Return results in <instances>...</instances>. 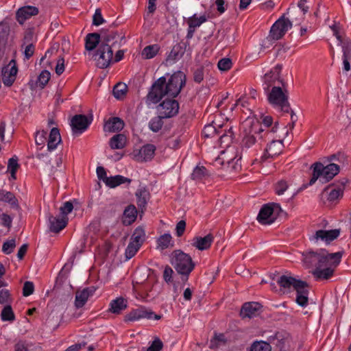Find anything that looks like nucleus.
<instances>
[{"label": "nucleus", "mask_w": 351, "mask_h": 351, "mask_svg": "<svg viewBox=\"0 0 351 351\" xmlns=\"http://www.w3.org/2000/svg\"><path fill=\"white\" fill-rule=\"evenodd\" d=\"M121 38L122 36L114 30L102 31L101 34L90 33L86 36L85 48L93 51L100 43L96 53L99 56L97 64L101 69H106L113 60L112 48L115 47Z\"/></svg>", "instance_id": "obj_1"}, {"label": "nucleus", "mask_w": 351, "mask_h": 351, "mask_svg": "<svg viewBox=\"0 0 351 351\" xmlns=\"http://www.w3.org/2000/svg\"><path fill=\"white\" fill-rule=\"evenodd\" d=\"M171 264L178 274L181 275L183 282L188 280L189 274L195 266L191 256L180 250L172 252Z\"/></svg>", "instance_id": "obj_2"}, {"label": "nucleus", "mask_w": 351, "mask_h": 351, "mask_svg": "<svg viewBox=\"0 0 351 351\" xmlns=\"http://www.w3.org/2000/svg\"><path fill=\"white\" fill-rule=\"evenodd\" d=\"M342 252L332 253L328 260L317 266L313 271V276L317 280H329L334 276L335 271L341 263Z\"/></svg>", "instance_id": "obj_3"}, {"label": "nucleus", "mask_w": 351, "mask_h": 351, "mask_svg": "<svg viewBox=\"0 0 351 351\" xmlns=\"http://www.w3.org/2000/svg\"><path fill=\"white\" fill-rule=\"evenodd\" d=\"M313 174L309 181V185H313L319 179L322 182H326L332 180L339 172V165L334 162L324 166L321 162H315L312 165Z\"/></svg>", "instance_id": "obj_4"}, {"label": "nucleus", "mask_w": 351, "mask_h": 351, "mask_svg": "<svg viewBox=\"0 0 351 351\" xmlns=\"http://www.w3.org/2000/svg\"><path fill=\"white\" fill-rule=\"evenodd\" d=\"M280 86H273L269 91L265 92L269 103L275 108L280 110L284 113H289L290 105L288 95Z\"/></svg>", "instance_id": "obj_5"}, {"label": "nucleus", "mask_w": 351, "mask_h": 351, "mask_svg": "<svg viewBox=\"0 0 351 351\" xmlns=\"http://www.w3.org/2000/svg\"><path fill=\"white\" fill-rule=\"evenodd\" d=\"M257 126L258 130H254L259 138H272L279 128L278 121H274L273 117L270 115H263L261 117V125Z\"/></svg>", "instance_id": "obj_6"}, {"label": "nucleus", "mask_w": 351, "mask_h": 351, "mask_svg": "<svg viewBox=\"0 0 351 351\" xmlns=\"http://www.w3.org/2000/svg\"><path fill=\"white\" fill-rule=\"evenodd\" d=\"M281 211V208L278 204H265L258 213L257 221L263 225H270L276 221Z\"/></svg>", "instance_id": "obj_7"}, {"label": "nucleus", "mask_w": 351, "mask_h": 351, "mask_svg": "<svg viewBox=\"0 0 351 351\" xmlns=\"http://www.w3.org/2000/svg\"><path fill=\"white\" fill-rule=\"evenodd\" d=\"M165 95H169V90L167 89V79L165 76H162L154 82L147 97L149 101L156 104Z\"/></svg>", "instance_id": "obj_8"}, {"label": "nucleus", "mask_w": 351, "mask_h": 351, "mask_svg": "<svg viewBox=\"0 0 351 351\" xmlns=\"http://www.w3.org/2000/svg\"><path fill=\"white\" fill-rule=\"evenodd\" d=\"M292 26V22L283 15L272 25L267 38L269 40H280Z\"/></svg>", "instance_id": "obj_9"}, {"label": "nucleus", "mask_w": 351, "mask_h": 351, "mask_svg": "<svg viewBox=\"0 0 351 351\" xmlns=\"http://www.w3.org/2000/svg\"><path fill=\"white\" fill-rule=\"evenodd\" d=\"M143 319L159 320L161 315L156 314L151 309L140 306L136 308L132 309L125 315V322H136Z\"/></svg>", "instance_id": "obj_10"}, {"label": "nucleus", "mask_w": 351, "mask_h": 351, "mask_svg": "<svg viewBox=\"0 0 351 351\" xmlns=\"http://www.w3.org/2000/svg\"><path fill=\"white\" fill-rule=\"evenodd\" d=\"M340 235V230L339 229H332V230H318L312 233V234L309 235V241L314 243L318 244L320 242L324 243L326 245H329L337 239Z\"/></svg>", "instance_id": "obj_11"}, {"label": "nucleus", "mask_w": 351, "mask_h": 351, "mask_svg": "<svg viewBox=\"0 0 351 351\" xmlns=\"http://www.w3.org/2000/svg\"><path fill=\"white\" fill-rule=\"evenodd\" d=\"M186 84V75L182 71H177L173 73L167 80V89L169 90V96L176 97L180 93L183 86Z\"/></svg>", "instance_id": "obj_12"}, {"label": "nucleus", "mask_w": 351, "mask_h": 351, "mask_svg": "<svg viewBox=\"0 0 351 351\" xmlns=\"http://www.w3.org/2000/svg\"><path fill=\"white\" fill-rule=\"evenodd\" d=\"M281 70L282 66L277 64L265 74L263 77V88L265 92L269 91L273 86H283V82L280 76Z\"/></svg>", "instance_id": "obj_13"}, {"label": "nucleus", "mask_w": 351, "mask_h": 351, "mask_svg": "<svg viewBox=\"0 0 351 351\" xmlns=\"http://www.w3.org/2000/svg\"><path fill=\"white\" fill-rule=\"evenodd\" d=\"M332 253H329L325 249H320L317 251H307L303 253L304 262L309 266H317L326 263Z\"/></svg>", "instance_id": "obj_14"}, {"label": "nucleus", "mask_w": 351, "mask_h": 351, "mask_svg": "<svg viewBox=\"0 0 351 351\" xmlns=\"http://www.w3.org/2000/svg\"><path fill=\"white\" fill-rule=\"evenodd\" d=\"M179 103L175 99H165L158 106V111L165 119L176 116L179 111Z\"/></svg>", "instance_id": "obj_15"}, {"label": "nucleus", "mask_w": 351, "mask_h": 351, "mask_svg": "<svg viewBox=\"0 0 351 351\" xmlns=\"http://www.w3.org/2000/svg\"><path fill=\"white\" fill-rule=\"evenodd\" d=\"M219 128L221 126L219 125ZM221 128L217 129L214 125H208L204 126L203 130V133L206 137H212L214 134H217L219 136V141L221 144L223 143H230L232 141V129L229 128L228 130L225 129L223 132L221 134L222 132Z\"/></svg>", "instance_id": "obj_16"}, {"label": "nucleus", "mask_w": 351, "mask_h": 351, "mask_svg": "<svg viewBox=\"0 0 351 351\" xmlns=\"http://www.w3.org/2000/svg\"><path fill=\"white\" fill-rule=\"evenodd\" d=\"M92 119H88L84 114H75L71 120V127L73 134L80 135L82 134L92 122Z\"/></svg>", "instance_id": "obj_17"}, {"label": "nucleus", "mask_w": 351, "mask_h": 351, "mask_svg": "<svg viewBox=\"0 0 351 351\" xmlns=\"http://www.w3.org/2000/svg\"><path fill=\"white\" fill-rule=\"evenodd\" d=\"M18 73V68L14 60L2 69V82L6 86H11L14 82Z\"/></svg>", "instance_id": "obj_18"}, {"label": "nucleus", "mask_w": 351, "mask_h": 351, "mask_svg": "<svg viewBox=\"0 0 351 351\" xmlns=\"http://www.w3.org/2000/svg\"><path fill=\"white\" fill-rule=\"evenodd\" d=\"M344 184L343 183L338 184H330L326 186L323 194L327 196L330 202H334L343 196Z\"/></svg>", "instance_id": "obj_19"}, {"label": "nucleus", "mask_w": 351, "mask_h": 351, "mask_svg": "<svg viewBox=\"0 0 351 351\" xmlns=\"http://www.w3.org/2000/svg\"><path fill=\"white\" fill-rule=\"evenodd\" d=\"M276 136H273L272 138H260L262 141H270L266 149L265 156L274 158L278 156L282 150V143L280 140H276Z\"/></svg>", "instance_id": "obj_20"}, {"label": "nucleus", "mask_w": 351, "mask_h": 351, "mask_svg": "<svg viewBox=\"0 0 351 351\" xmlns=\"http://www.w3.org/2000/svg\"><path fill=\"white\" fill-rule=\"evenodd\" d=\"M38 14V9L35 6L27 5L19 8L16 14L17 21L23 25L24 22Z\"/></svg>", "instance_id": "obj_21"}, {"label": "nucleus", "mask_w": 351, "mask_h": 351, "mask_svg": "<svg viewBox=\"0 0 351 351\" xmlns=\"http://www.w3.org/2000/svg\"><path fill=\"white\" fill-rule=\"evenodd\" d=\"M214 240L212 234H208L204 237L196 236L191 240V245L196 249L203 251L206 250L211 246Z\"/></svg>", "instance_id": "obj_22"}, {"label": "nucleus", "mask_w": 351, "mask_h": 351, "mask_svg": "<svg viewBox=\"0 0 351 351\" xmlns=\"http://www.w3.org/2000/svg\"><path fill=\"white\" fill-rule=\"evenodd\" d=\"M261 307V305L258 302H245L241 307L240 316L243 319L245 317L252 318L255 317L258 315Z\"/></svg>", "instance_id": "obj_23"}, {"label": "nucleus", "mask_w": 351, "mask_h": 351, "mask_svg": "<svg viewBox=\"0 0 351 351\" xmlns=\"http://www.w3.org/2000/svg\"><path fill=\"white\" fill-rule=\"evenodd\" d=\"M124 126L125 123L121 118L113 117L105 122L104 130L108 132H117L122 130Z\"/></svg>", "instance_id": "obj_24"}, {"label": "nucleus", "mask_w": 351, "mask_h": 351, "mask_svg": "<svg viewBox=\"0 0 351 351\" xmlns=\"http://www.w3.org/2000/svg\"><path fill=\"white\" fill-rule=\"evenodd\" d=\"M68 217L65 216H58L49 217L50 230L58 233L63 230L67 225Z\"/></svg>", "instance_id": "obj_25"}, {"label": "nucleus", "mask_w": 351, "mask_h": 351, "mask_svg": "<svg viewBox=\"0 0 351 351\" xmlns=\"http://www.w3.org/2000/svg\"><path fill=\"white\" fill-rule=\"evenodd\" d=\"M47 136V150L52 152L57 148L58 145L62 141L59 130L57 128H53Z\"/></svg>", "instance_id": "obj_26"}, {"label": "nucleus", "mask_w": 351, "mask_h": 351, "mask_svg": "<svg viewBox=\"0 0 351 351\" xmlns=\"http://www.w3.org/2000/svg\"><path fill=\"white\" fill-rule=\"evenodd\" d=\"M137 217V210L134 205L128 206L123 214L122 221L125 226L131 225L135 221Z\"/></svg>", "instance_id": "obj_27"}, {"label": "nucleus", "mask_w": 351, "mask_h": 351, "mask_svg": "<svg viewBox=\"0 0 351 351\" xmlns=\"http://www.w3.org/2000/svg\"><path fill=\"white\" fill-rule=\"evenodd\" d=\"M184 53V49L180 45H174L166 59L167 63L169 64L175 63L182 57Z\"/></svg>", "instance_id": "obj_28"}, {"label": "nucleus", "mask_w": 351, "mask_h": 351, "mask_svg": "<svg viewBox=\"0 0 351 351\" xmlns=\"http://www.w3.org/2000/svg\"><path fill=\"white\" fill-rule=\"evenodd\" d=\"M156 147L153 144H146L139 150V155L143 161H150L155 155Z\"/></svg>", "instance_id": "obj_29"}, {"label": "nucleus", "mask_w": 351, "mask_h": 351, "mask_svg": "<svg viewBox=\"0 0 351 351\" xmlns=\"http://www.w3.org/2000/svg\"><path fill=\"white\" fill-rule=\"evenodd\" d=\"M128 306V302L123 298H118L112 300L110 303L109 311L115 314H119L125 310Z\"/></svg>", "instance_id": "obj_30"}, {"label": "nucleus", "mask_w": 351, "mask_h": 351, "mask_svg": "<svg viewBox=\"0 0 351 351\" xmlns=\"http://www.w3.org/2000/svg\"><path fill=\"white\" fill-rule=\"evenodd\" d=\"M130 184L131 180L121 175H116L114 176H110L106 179L105 184L110 188H115L122 184Z\"/></svg>", "instance_id": "obj_31"}, {"label": "nucleus", "mask_w": 351, "mask_h": 351, "mask_svg": "<svg viewBox=\"0 0 351 351\" xmlns=\"http://www.w3.org/2000/svg\"><path fill=\"white\" fill-rule=\"evenodd\" d=\"M299 280L291 276L282 275L278 278L277 283L282 289L287 290L291 287L294 289V285L297 284Z\"/></svg>", "instance_id": "obj_32"}, {"label": "nucleus", "mask_w": 351, "mask_h": 351, "mask_svg": "<svg viewBox=\"0 0 351 351\" xmlns=\"http://www.w3.org/2000/svg\"><path fill=\"white\" fill-rule=\"evenodd\" d=\"M126 136L123 134L114 135L109 141V145L112 149H123L125 146Z\"/></svg>", "instance_id": "obj_33"}, {"label": "nucleus", "mask_w": 351, "mask_h": 351, "mask_svg": "<svg viewBox=\"0 0 351 351\" xmlns=\"http://www.w3.org/2000/svg\"><path fill=\"white\" fill-rule=\"evenodd\" d=\"M254 130H258L257 126L253 125L252 129L250 130V132L246 134L243 137V144L247 148H250L254 145L258 141V140H261L258 135L254 132Z\"/></svg>", "instance_id": "obj_34"}, {"label": "nucleus", "mask_w": 351, "mask_h": 351, "mask_svg": "<svg viewBox=\"0 0 351 351\" xmlns=\"http://www.w3.org/2000/svg\"><path fill=\"white\" fill-rule=\"evenodd\" d=\"M209 176L208 170L204 166H197L191 173V178L196 182H202Z\"/></svg>", "instance_id": "obj_35"}, {"label": "nucleus", "mask_w": 351, "mask_h": 351, "mask_svg": "<svg viewBox=\"0 0 351 351\" xmlns=\"http://www.w3.org/2000/svg\"><path fill=\"white\" fill-rule=\"evenodd\" d=\"M90 295L91 291L88 288H85L82 291L77 292L75 302L76 307H82Z\"/></svg>", "instance_id": "obj_36"}, {"label": "nucleus", "mask_w": 351, "mask_h": 351, "mask_svg": "<svg viewBox=\"0 0 351 351\" xmlns=\"http://www.w3.org/2000/svg\"><path fill=\"white\" fill-rule=\"evenodd\" d=\"M145 240V231L143 227L138 226L134 230L132 237L131 241L132 243H134L140 246L142 245L143 242Z\"/></svg>", "instance_id": "obj_37"}, {"label": "nucleus", "mask_w": 351, "mask_h": 351, "mask_svg": "<svg viewBox=\"0 0 351 351\" xmlns=\"http://www.w3.org/2000/svg\"><path fill=\"white\" fill-rule=\"evenodd\" d=\"M173 244L174 243L170 234H164L157 240V247L162 250L173 246Z\"/></svg>", "instance_id": "obj_38"}, {"label": "nucleus", "mask_w": 351, "mask_h": 351, "mask_svg": "<svg viewBox=\"0 0 351 351\" xmlns=\"http://www.w3.org/2000/svg\"><path fill=\"white\" fill-rule=\"evenodd\" d=\"M160 49V46L157 44L146 46L142 51V57L144 59H152L157 55Z\"/></svg>", "instance_id": "obj_39"}, {"label": "nucleus", "mask_w": 351, "mask_h": 351, "mask_svg": "<svg viewBox=\"0 0 351 351\" xmlns=\"http://www.w3.org/2000/svg\"><path fill=\"white\" fill-rule=\"evenodd\" d=\"M0 202L8 203L12 206H18V200L15 195L10 191L0 190Z\"/></svg>", "instance_id": "obj_40"}, {"label": "nucleus", "mask_w": 351, "mask_h": 351, "mask_svg": "<svg viewBox=\"0 0 351 351\" xmlns=\"http://www.w3.org/2000/svg\"><path fill=\"white\" fill-rule=\"evenodd\" d=\"M163 119L165 118L162 117L160 114L158 117L152 118L148 124L149 129L154 132L160 131L164 124Z\"/></svg>", "instance_id": "obj_41"}, {"label": "nucleus", "mask_w": 351, "mask_h": 351, "mask_svg": "<svg viewBox=\"0 0 351 351\" xmlns=\"http://www.w3.org/2000/svg\"><path fill=\"white\" fill-rule=\"evenodd\" d=\"M128 86L125 83H118L113 88V95L115 98L121 99L126 95Z\"/></svg>", "instance_id": "obj_42"}, {"label": "nucleus", "mask_w": 351, "mask_h": 351, "mask_svg": "<svg viewBox=\"0 0 351 351\" xmlns=\"http://www.w3.org/2000/svg\"><path fill=\"white\" fill-rule=\"evenodd\" d=\"M296 295H306L309 294L308 285L305 281L300 280L294 285Z\"/></svg>", "instance_id": "obj_43"}, {"label": "nucleus", "mask_w": 351, "mask_h": 351, "mask_svg": "<svg viewBox=\"0 0 351 351\" xmlns=\"http://www.w3.org/2000/svg\"><path fill=\"white\" fill-rule=\"evenodd\" d=\"M137 205L141 209L146 207L149 199V193L146 191H137L136 193Z\"/></svg>", "instance_id": "obj_44"}, {"label": "nucleus", "mask_w": 351, "mask_h": 351, "mask_svg": "<svg viewBox=\"0 0 351 351\" xmlns=\"http://www.w3.org/2000/svg\"><path fill=\"white\" fill-rule=\"evenodd\" d=\"M271 350L270 344L264 341H256L250 348V351H271Z\"/></svg>", "instance_id": "obj_45"}, {"label": "nucleus", "mask_w": 351, "mask_h": 351, "mask_svg": "<svg viewBox=\"0 0 351 351\" xmlns=\"http://www.w3.org/2000/svg\"><path fill=\"white\" fill-rule=\"evenodd\" d=\"M206 21V18L204 15L197 17L196 14H194L188 19V25L191 28L199 27L202 23Z\"/></svg>", "instance_id": "obj_46"}, {"label": "nucleus", "mask_w": 351, "mask_h": 351, "mask_svg": "<svg viewBox=\"0 0 351 351\" xmlns=\"http://www.w3.org/2000/svg\"><path fill=\"white\" fill-rule=\"evenodd\" d=\"M19 167V165L18 163V158L16 156H14L9 159L8 163V170L10 171L11 174V177L13 179H16V173Z\"/></svg>", "instance_id": "obj_47"}, {"label": "nucleus", "mask_w": 351, "mask_h": 351, "mask_svg": "<svg viewBox=\"0 0 351 351\" xmlns=\"http://www.w3.org/2000/svg\"><path fill=\"white\" fill-rule=\"evenodd\" d=\"M1 319L5 321H14L15 316L10 305L5 306L1 313Z\"/></svg>", "instance_id": "obj_48"}, {"label": "nucleus", "mask_w": 351, "mask_h": 351, "mask_svg": "<svg viewBox=\"0 0 351 351\" xmlns=\"http://www.w3.org/2000/svg\"><path fill=\"white\" fill-rule=\"evenodd\" d=\"M140 247V245L134 243L130 242L125 251L126 259L129 260L134 256Z\"/></svg>", "instance_id": "obj_49"}, {"label": "nucleus", "mask_w": 351, "mask_h": 351, "mask_svg": "<svg viewBox=\"0 0 351 351\" xmlns=\"http://www.w3.org/2000/svg\"><path fill=\"white\" fill-rule=\"evenodd\" d=\"M9 27L5 25H1L0 26V46L5 47L8 36H9Z\"/></svg>", "instance_id": "obj_50"}, {"label": "nucleus", "mask_w": 351, "mask_h": 351, "mask_svg": "<svg viewBox=\"0 0 351 351\" xmlns=\"http://www.w3.org/2000/svg\"><path fill=\"white\" fill-rule=\"evenodd\" d=\"M51 77V73L47 71H43L38 77V83L39 86L43 88L49 82Z\"/></svg>", "instance_id": "obj_51"}, {"label": "nucleus", "mask_w": 351, "mask_h": 351, "mask_svg": "<svg viewBox=\"0 0 351 351\" xmlns=\"http://www.w3.org/2000/svg\"><path fill=\"white\" fill-rule=\"evenodd\" d=\"M16 246L15 239H12L5 241L2 245V252L5 254H10L13 252Z\"/></svg>", "instance_id": "obj_52"}, {"label": "nucleus", "mask_w": 351, "mask_h": 351, "mask_svg": "<svg viewBox=\"0 0 351 351\" xmlns=\"http://www.w3.org/2000/svg\"><path fill=\"white\" fill-rule=\"evenodd\" d=\"M342 48V59H351V43L349 41L343 42L340 45Z\"/></svg>", "instance_id": "obj_53"}, {"label": "nucleus", "mask_w": 351, "mask_h": 351, "mask_svg": "<svg viewBox=\"0 0 351 351\" xmlns=\"http://www.w3.org/2000/svg\"><path fill=\"white\" fill-rule=\"evenodd\" d=\"M232 65V60L228 58H224L221 59L217 64L218 69L223 71H226L230 69Z\"/></svg>", "instance_id": "obj_54"}, {"label": "nucleus", "mask_w": 351, "mask_h": 351, "mask_svg": "<svg viewBox=\"0 0 351 351\" xmlns=\"http://www.w3.org/2000/svg\"><path fill=\"white\" fill-rule=\"evenodd\" d=\"M34 291V285L32 282L26 281L25 282L23 287V295L25 297H27L33 294Z\"/></svg>", "instance_id": "obj_55"}, {"label": "nucleus", "mask_w": 351, "mask_h": 351, "mask_svg": "<svg viewBox=\"0 0 351 351\" xmlns=\"http://www.w3.org/2000/svg\"><path fill=\"white\" fill-rule=\"evenodd\" d=\"M288 184L286 181L280 180L278 182L275 186V190L276 194L278 195H281L284 194V193L287 190Z\"/></svg>", "instance_id": "obj_56"}, {"label": "nucleus", "mask_w": 351, "mask_h": 351, "mask_svg": "<svg viewBox=\"0 0 351 351\" xmlns=\"http://www.w3.org/2000/svg\"><path fill=\"white\" fill-rule=\"evenodd\" d=\"M204 69L202 66H200L195 69L193 72V80L199 84L204 80Z\"/></svg>", "instance_id": "obj_57"}, {"label": "nucleus", "mask_w": 351, "mask_h": 351, "mask_svg": "<svg viewBox=\"0 0 351 351\" xmlns=\"http://www.w3.org/2000/svg\"><path fill=\"white\" fill-rule=\"evenodd\" d=\"M47 138V132L46 131L42 130L41 132H38L36 133L35 141L38 145H43Z\"/></svg>", "instance_id": "obj_58"}, {"label": "nucleus", "mask_w": 351, "mask_h": 351, "mask_svg": "<svg viewBox=\"0 0 351 351\" xmlns=\"http://www.w3.org/2000/svg\"><path fill=\"white\" fill-rule=\"evenodd\" d=\"M73 209V204L71 202H66L60 208V214L62 216L67 217V215L69 214Z\"/></svg>", "instance_id": "obj_59"}, {"label": "nucleus", "mask_w": 351, "mask_h": 351, "mask_svg": "<svg viewBox=\"0 0 351 351\" xmlns=\"http://www.w3.org/2000/svg\"><path fill=\"white\" fill-rule=\"evenodd\" d=\"M163 343L159 339H154L148 347L147 351H160L162 349Z\"/></svg>", "instance_id": "obj_60"}, {"label": "nucleus", "mask_w": 351, "mask_h": 351, "mask_svg": "<svg viewBox=\"0 0 351 351\" xmlns=\"http://www.w3.org/2000/svg\"><path fill=\"white\" fill-rule=\"evenodd\" d=\"M104 21V19L102 16V14H101V10L99 9H97L95 10V12L93 15V25H96V26H99L100 25H101Z\"/></svg>", "instance_id": "obj_61"}, {"label": "nucleus", "mask_w": 351, "mask_h": 351, "mask_svg": "<svg viewBox=\"0 0 351 351\" xmlns=\"http://www.w3.org/2000/svg\"><path fill=\"white\" fill-rule=\"evenodd\" d=\"M12 219L9 215L6 213H3L1 215V223L4 227L10 229L12 226Z\"/></svg>", "instance_id": "obj_62"}, {"label": "nucleus", "mask_w": 351, "mask_h": 351, "mask_svg": "<svg viewBox=\"0 0 351 351\" xmlns=\"http://www.w3.org/2000/svg\"><path fill=\"white\" fill-rule=\"evenodd\" d=\"M14 351H29V343L25 341H19L14 345Z\"/></svg>", "instance_id": "obj_63"}, {"label": "nucleus", "mask_w": 351, "mask_h": 351, "mask_svg": "<svg viewBox=\"0 0 351 351\" xmlns=\"http://www.w3.org/2000/svg\"><path fill=\"white\" fill-rule=\"evenodd\" d=\"M186 221L184 220H180L178 222L176 227V235L180 237H182L185 231Z\"/></svg>", "instance_id": "obj_64"}]
</instances>
